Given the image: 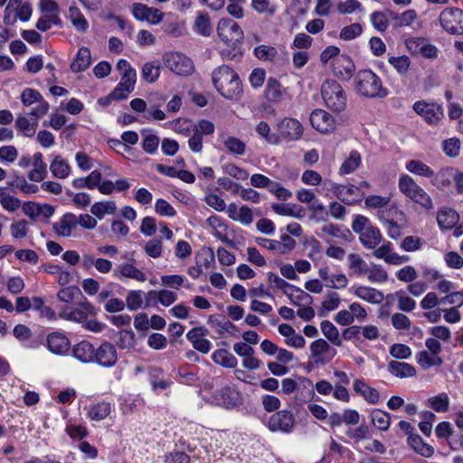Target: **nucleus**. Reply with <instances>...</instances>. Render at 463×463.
Wrapping results in <instances>:
<instances>
[{
	"label": "nucleus",
	"mask_w": 463,
	"mask_h": 463,
	"mask_svg": "<svg viewBox=\"0 0 463 463\" xmlns=\"http://www.w3.org/2000/svg\"><path fill=\"white\" fill-rule=\"evenodd\" d=\"M24 213L31 220L48 221L55 212V208L49 203L26 202L22 205Z\"/></svg>",
	"instance_id": "obj_19"
},
{
	"label": "nucleus",
	"mask_w": 463,
	"mask_h": 463,
	"mask_svg": "<svg viewBox=\"0 0 463 463\" xmlns=\"http://www.w3.org/2000/svg\"><path fill=\"white\" fill-rule=\"evenodd\" d=\"M387 367L388 372L396 377L408 378L416 374L415 367L404 362L391 361Z\"/></svg>",
	"instance_id": "obj_45"
},
{
	"label": "nucleus",
	"mask_w": 463,
	"mask_h": 463,
	"mask_svg": "<svg viewBox=\"0 0 463 463\" xmlns=\"http://www.w3.org/2000/svg\"><path fill=\"white\" fill-rule=\"evenodd\" d=\"M73 356L82 363H93L94 346L87 341H81L72 348Z\"/></svg>",
	"instance_id": "obj_47"
},
{
	"label": "nucleus",
	"mask_w": 463,
	"mask_h": 463,
	"mask_svg": "<svg viewBox=\"0 0 463 463\" xmlns=\"http://www.w3.org/2000/svg\"><path fill=\"white\" fill-rule=\"evenodd\" d=\"M47 349L57 355H66L70 352L71 342L65 334L56 331L48 335L46 338Z\"/></svg>",
	"instance_id": "obj_27"
},
{
	"label": "nucleus",
	"mask_w": 463,
	"mask_h": 463,
	"mask_svg": "<svg viewBox=\"0 0 463 463\" xmlns=\"http://www.w3.org/2000/svg\"><path fill=\"white\" fill-rule=\"evenodd\" d=\"M217 34L228 46L236 48L243 40V31L239 24L230 18H222L217 24Z\"/></svg>",
	"instance_id": "obj_10"
},
{
	"label": "nucleus",
	"mask_w": 463,
	"mask_h": 463,
	"mask_svg": "<svg viewBox=\"0 0 463 463\" xmlns=\"http://www.w3.org/2000/svg\"><path fill=\"white\" fill-rule=\"evenodd\" d=\"M86 416L90 420L101 421L105 420L112 411L113 404L108 401H94L89 406L85 407Z\"/></svg>",
	"instance_id": "obj_33"
},
{
	"label": "nucleus",
	"mask_w": 463,
	"mask_h": 463,
	"mask_svg": "<svg viewBox=\"0 0 463 463\" xmlns=\"http://www.w3.org/2000/svg\"><path fill=\"white\" fill-rule=\"evenodd\" d=\"M268 427L272 431L289 433L295 427V418L288 411H279L269 418Z\"/></svg>",
	"instance_id": "obj_20"
},
{
	"label": "nucleus",
	"mask_w": 463,
	"mask_h": 463,
	"mask_svg": "<svg viewBox=\"0 0 463 463\" xmlns=\"http://www.w3.org/2000/svg\"><path fill=\"white\" fill-rule=\"evenodd\" d=\"M311 126L321 134H330L335 129V119L327 111L317 109L309 117Z\"/></svg>",
	"instance_id": "obj_16"
},
{
	"label": "nucleus",
	"mask_w": 463,
	"mask_h": 463,
	"mask_svg": "<svg viewBox=\"0 0 463 463\" xmlns=\"http://www.w3.org/2000/svg\"><path fill=\"white\" fill-rule=\"evenodd\" d=\"M406 47L411 54L422 56L426 59H435L438 57V49L430 42L422 37H412L405 42Z\"/></svg>",
	"instance_id": "obj_14"
},
{
	"label": "nucleus",
	"mask_w": 463,
	"mask_h": 463,
	"mask_svg": "<svg viewBox=\"0 0 463 463\" xmlns=\"http://www.w3.org/2000/svg\"><path fill=\"white\" fill-rule=\"evenodd\" d=\"M81 267L85 270H90L91 268L101 274H108L112 270V261L104 259L97 258L91 253H84L81 259Z\"/></svg>",
	"instance_id": "obj_34"
},
{
	"label": "nucleus",
	"mask_w": 463,
	"mask_h": 463,
	"mask_svg": "<svg viewBox=\"0 0 463 463\" xmlns=\"http://www.w3.org/2000/svg\"><path fill=\"white\" fill-rule=\"evenodd\" d=\"M43 269L44 272L54 276L57 283L61 286H66L71 281V272L59 265L47 263L43 266Z\"/></svg>",
	"instance_id": "obj_46"
},
{
	"label": "nucleus",
	"mask_w": 463,
	"mask_h": 463,
	"mask_svg": "<svg viewBox=\"0 0 463 463\" xmlns=\"http://www.w3.org/2000/svg\"><path fill=\"white\" fill-rule=\"evenodd\" d=\"M413 110L430 125L438 124L444 116L442 107L434 102L416 101Z\"/></svg>",
	"instance_id": "obj_15"
},
{
	"label": "nucleus",
	"mask_w": 463,
	"mask_h": 463,
	"mask_svg": "<svg viewBox=\"0 0 463 463\" xmlns=\"http://www.w3.org/2000/svg\"><path fill=\"white\" fill-rule=\"evenodd\" d=\"M13 335L24 347L28 349H36L43 344L42 338L33 335L25 325H16L13 329Z\"/></svg>",
	"instance_id": "obj_31"
},
{
	"label": "nucleus",
	"mask_w": 463,
	"mask_h": 463,
	"mask_svg": "<svg viewBox=\"0 0 463 463\" xmlns=\"http://www.w3.org/2000/svg\"><path fill=\"white\" fill-rule=\"evenodd\" d=\"M17 165L22 169L33 166L27 175L28 179L32 182H42L47 176V165L43 161L41 152H35L33 156L28 153L23 154Z\"/></svg>",
	"instance_id": "obj_8"
},
{
	"label": "nucleus",
	"mask_w": 463,
	"mask_h": 463,
	"mask_svg": "<svg viewBox=\"0 0 463 463\" xmlns=\"http://www.w3.org/2000/svg\"><path fill=\"white\" fill-rule=\"evenodd\" d=\"M373 255L375 258L383 260L386 263L392 265H401L410 260L409 256H402L392 252V244L388 241H384L382 245L377 246Z\"/></svg>",
	"instance_id": "obj_29"
},
{
	"label": "nucleus",
	"mask_w": 463,
	"mask_h": 463,
	"mask_svg": "<svg viewBox=\"0 0 463 463\" xmlns=\"http://www.w3.org/2000/svg\"><path fill=\"white\" fill-rule=\"evenodd\" d=\"M117 70L120 74V80L111 92L110 97L113 99L120 100L127 99L128 94L134 90L137 82V71L124 59H120L118 61Z\"/></svg>",
	"instance_id": "obj_6"
},
{
	"label": "nucleus",
	"mask_w": 463,
	"mask_h": 463,
	"mask_svg": "<svg viewBox=\"0 0 463 463\" xmlns=\"http://www.w3.org/2000/svg\"><path fill=\"white\" fill-rule=\"evenodd\" d=\"M194 30L200 35L210 36L213 32V26L211 24L210 15L207 13H198L194 24Z\"/></svg>",
	"instance_id": "obj_59"
},
{
	"label": "nucleus",
	"mask_w": 463,
	"mask_h": 463,
	"mask_svg": "<svg viewBox=\"0 0 463 463\" xmlns=\"http://www.w3.org/2000/svg\"><path fill=\"white\" fill-rule=\"evenodd\" d=\"M405 169L417 176L430 178L432 175V168L419 159H411L405 163Z\"/></svg>",
	"instance_id": "obj_48"
},
{
	"label": "nucleus",
	"mask_w": 463,
	"mask_h": 463,
	"mask_svg": "<svg viewBox=\"0 0 463 463\" xmlns=\"http://www.w3.org/2000/svg\"><path fill=\"white\" fill-rule=\"evenodd\" d=\"M354 392L369 404H377L380 401L379 392L369 386L363 379H355L353 383Z\"/></svg>",
	"instance_id": "obj_35"
},
{
	"label": "nucleus",
	"mask_w": 463,
	"mask_h": 463,
	"mask_svg": "<svg viewBox=\"0 0 463 463\" xmlns=\"http://www.w3.org/2000/svg\"><path fill=\"white\" fill-rule=\"evenodd\" d=\"M454 169L452 166L441 167L437 172L432 169V175L429 178L430 184L441 192L448 190L452 184Z\"/></svg>",
	"instance_id": "obj_32"
},
{
	"label": "nucleus",
	"mask_w": 463,
	"mask_h": 463,
	"mask_svg": "<svg viewBox=\"0 0 463 463\" xmlns=\"http://www.w3.org/2000/svg\"><path fill=\"white\" fill-rule=\"evenodd\" d=\"M162 61L165 67L177 75H189L194 70L192 60L179 52H167L164 53Z\"/></svg>",
	"instance_id": "obj_11"
},
{
	"label": "nucleus",
	"mask_w": 463,
	"mask_h": 463,
	"mask_svg": "<svg viewBox=\"0 0 463 463\" xmlns=\"http://www.w3.org/2000/svg\"><path fill=\"white\" fill-rule=\"evenodd\" d=\"M348 268L351 272L356 276L365 275L367 273L369 265L360 255L351 253L347 257Z\"/></svg>",
	"instance_id": "obj_62"
},
{
	"label": "nucleus",
	"mask_w": 463,
	"mask_h": 463,
	"mask_svg": "<svg viewBox=\"0 0 463 463\" xmlns=\"http://www.w3.org/2000/svg\"><path fill=\"white\" fill-rule=\"evenodd\" d=\"M355 90L366 98H383L387 95L380 77L372 70H361L354 77Z\"/></svg>",
	"instance_id": "obj_3"
},
{
	"label": "nucleus",
	"mask_w": 463,
	"mask_h": 463,
	"mask_svg": "<svg viewBox=\"0 0 463 463\" xmlns=\"http://www.w3.org/2000/svg\"><path fill=\"white\" fill-rule=\"evenodd\" d=\"M321 96L325 105L334 112H341L346 107V94L341 84L335 80H327L322 83Z\"/></svg>",
	"instance_id": "obj_7"
},
{
	"label": "nucleus",
	"mask_w": 463,
	"mask_h": 463,
	"mask_svg": "<svg viewBox=\"0 0 463 463\" xmlns=\"http://www.w3.org/2000/svg\"><path fill=\"white\" fill-rule=\"evenodd\" d=\"M349 292L356 298L373 305L380 304L384 299V294L374 288L364 285H353Z\"/></svg>",
	"instance_id": "obj_26"
},
{
	"label": "nucleus",
	"mask_w": 463,
	"mask_h": 463,
	"mask_svg": "<svg viewBox=\"0 0 463 463\" xmlns=\"http://www.w3.org/2000/svg\"><path fill=\"white\" fill-rule=\"evenodd\" d=\"M352 229L359 234V240L366 249H375L382 242L383 235L380 230L364 215L354 216Z\"/></svg>",
	"instance_id": "obj_4"
},
{
	"label": "nucleus",
	"mask_w": 463,
	"mask_h": 463,
	"mask_svg": "<svg viewBox=\"0 0 463 463\" xmlns=\"http://www.w3.org/2000/svg\"><path fill=\"white\" fill-rule=\"evenodd\" d=\"M132 14L137 20L146 21L150 24H158L164 18V14L159 9L141 3L133 4Z\"/></svg>",
	"instance_id": "obj_24"
},
{
	"label": "nucleus",
	"mask_w": 463,
	"mask_h": 463,
	"mask_svg": "<svg viewBox=\"0 0 463 463\" xmlns=\"http://www.w3.org/2000/svg\"><path fill=\"white\" fill-rule=\"evenodd\" d=\"M141 133L143 137L141 143L143 150L149 155H155L160 144L159 137L149 129H143Z\"/></svg>",
	"instance_id": "obj_52"
},
{
	"label": "nucleus",
	"mask_w": 463,
	"mask_h": 463,
	"mask_svg": "<svg viewBox=\"0 0 463 463\" xmlns=\"http://www.w3.org/2000/svg\"><path fill=\"white\" fill-rule=\"evenodd\" d=\"M459 213L450 206H441L437 210L436 221L442 232H449L459 222Z\"/></svg>",
	"instance_id": "obj_22"
},
{
	"label": "nucleus",
	"mask_w": 463,
	"mask_h": 463,
	"mask_svg": "<svg viewBox=\"0 0 463 463\" xmlns=\"http://www.w3.org/2000/svg\"><path fill=\"white\" fill-rule=\"evenodd\" d=\"M203 331L202 327L193 328L186 334V338L192 343L195 350L202 354H208L212 348V343L204 337Z\"/></svg>",
	"instance_id": "obj_39"
},
{
	"label": "nucleus",
	"mask_w": 463,
	"mask_h": 463,
	"mask_svg": "<svg viewBox=\"0 0 463 463\" xmlns=\"http://www.w3.org/2000/svg\"><path fill=\"white\" fill-rule=\"evenodd\" d=\"M54 232L60 237L75 236L78 232L76 214L67 213L58 219L52 225Z\"/></svg>",
	"instance_id": "obj_25"
},
{
	"label": "nucleus",
	"mask_w": 463,
	"mask_h": 463,
	"mask_svg": "<svg viewBox=\"0 0 463 463\" xmlns=\"http://www.w3.org/2000/svg\"><path fill=\"white\" fill-rule=\"evenodd\" d=\"M42 116L30 115L18 117L16 119L17 128L28 137L34 136L36 128L38 127V119Z\"/></svg>",
	"instance_id": "obj_42"
},
{
	"label": "nucleus",
	"mask_w": 463,
	"mask_h": 463,
	"mask_svg": "<svg viewBox=\"0 0 463 463\" xmlns=\"http://www.w3.org/2000/svg\"><path fill=\"white\" fill-rule=\"evenodd\" d=\"M311 356L317 364H325L330 361L336 354L329 344L322 339H317L310 345Z\"/></svg>",
	"instance_id": "obj_30"
},
{
	"label": "nucleus",
	"mask_w": 463,
	"mask_h": 463,
	"mask_svg": "<svg viewBox=\"0 0 463 463\" xmlns=\"http://www.w3.org/2000/svg\"><path fill=\"white\" fill-rule=\"evenodd\" d=\"M278 131L282 138L288 141H293L301 137L304 128L298 119L284 118L278 123Z\"/></svg>",
	"instance_id": "obj_21"
},
{
	"label": "nucleus",
	"mask_w": 463,
	"mask_h": 463,
	"mask_svg": "<svg viewBox=\"0 0 463 463\" xmlns=\"http://www.w3.org/2000/svg\"><path fill=\"white\" fill-rule=\"evenodd\" d=\"M206 224L211 229L213 236L227 245H233V229L220 216L211 215L207 218Z\"/></svg>",
	"instance_id": "obj_13"
},
{
	"label": "nucleus",
	"mask_w": 463,
	"mask_h": 463,
	"mask_svg": "<svg viewBox=\"0 0 463 463\" xmlns=\"http://www.w3.org/2000/svg\"><path fill=\"white\" fill-rule=\"evenodd\" d=\"M212 359L215 364L226 368H234L238 364L237 358L226 349L214 351Z\"/></svg>",
	"instance_id": "obj_54"
},
{
	"label": "nucleus",
	"mask_w": 463,
	"mask_h": 463,
	"mask_svg": "<svg viewBox=\"0 0 463 463\" xmlns=\"http://www.w3.org/2000/svg\"><path fill=\"white\" fill-rule=\"evenodd\" d=\"M226 213L229 218L243 225H250L253 221L252 211L246 205L239 207L236 203H232L227 206Z\"/></svg>",
	"instance_id": "obj_38"
},
{
	"label": "nucleus",
	"mask_w": 463,
	"mask_h": 463,
	"mask_svg": "<svg viewBox=\"0 0 463 463\" xmlns=\"http://www.w3.org/2000/svg\"><path fill=\"white\" fill-rule=\"evenodd\" d=\"M91 63L90 51L87 47L79 49L74 60L71 64L73 72H81L87 70Z\"/></svg>",
	"instance_id": "obj_44"
},
{
	"label": "nucleus",
	"mask_w": 463,
	"mask_h": 463,
	"mask_svg": "<svg viewBox=\"0 0 463 463\" xmlns=\"http://www.w3.org/2000/svg\"><path fill=\"white\" fill-rule=\"evenodd\" d=\"M264 96L271 103H279L287 96V90L275 78H269L267 80Z\"/></svg>",
	"instance_id": "obj_36"
},
{
	"label": "nucleus",
	"mask_w": 463,
	"mask_h": 463,
	"mask_svg": "<svg viewBox=\"0 0 463 463\" xmlns=\"http://www.w3.org/2000/svg\"><path fill=\"white\" fill-rule=\"evenodd\" d=\"M332 71L339 80L348 81L354 76L355 65L348 55L342 54L332 61Z\"/></svg>",
	"instance_id": "obj_23"
},
{
	"label": "nucleus",
	"mask_w": 463,
	"mask_h": 463,
	"mask_svg": "<svg viewBox=\"0 0 463 463\" xmlns=\"http://www.w3.org/2000/svg\"><path fill=\"white\" fill-rule=\"evenodd\" d=\"M43 14L36 23V28L42 32H46L52 25L61 26V21L59 17L60 12H42Z\"/></svg>",
	"instance_id": "obj_55"
},
{
	"label": "nucleus",
	"mask_w": 463,
	"mask_h": 463,
	"mask_svg": "<svg viewBox=\"0 0 463 463\" xmlns=\"http://www.w3.org/2000/svg\"><path fill=\"white\" fill-rule=\"evenodd\" d=\"M21 100L24 106H31L37 103V106L32 109L30 115L44 116L49 110V103L43 99L41 93L33 89L26 88L21 94Z\"/></svg>",
	"instance_id": "obj_17"
},
{
	"label": "nucleus",
	"mask_w": 463,
	"mask_h": 463,
	"mask_svg": "<svg viewBox=\"0 0 463 463\" xmlns=\"http://www.w3.org/2000/svg\"><path fill=\"white\" fill-rule=\"evenodd\" d=\"M253 53L259 60L276 62L279 60L278 50L269 45L261 44L254 48Z\"/></svg>",
	"instance_id": "obj_61"
},
{
	"label": "nucleus",
	"mask_w": 463,
	"mask_h": 463,
	"mask_svg": "<svg viewBox=\"0 0 463 463\" xmlns=\"http://www.w3.org/2000/svg\"><path fill=\"white\" fill-rule=\"evenodd\" d=\"M409 446L418 454L425 458H430L434 454V448L426 443L418 434H411L408 437Z\"/></svg>",
	"instance_id": "obj_43"
},
{
	"label": "nucleus",
	"mask_w": 463,
	"mask_h": 463,
	"mask_svg": "<svg viewBox=\"0 0 463 463\" xmlns=\"http://www.w3.org/2000/svg\"><path fill=\"white\" fill-rule=\"evenodd\" d=\"M50 171L53 177L66 179L71 175V167L61 155H56L50 163Z\"/></svg>",
	"instance_id": "obj_40"
},
{
	"label": "nucleus",
	"mask_w": 463,
	"mask_h": 463,
	"mask_svg": "<svg viewBox=\"0 0 463 463\" xmlns=\"http://www.w3.org/2000/svg\"><path fill=\"white\" fill-rule=\"evenodd\" d=\"M320 327L323 335L334 345L341 346L343 345V339L340 336L339 331L332 322L329 320H324L321 322Z\"/></svg>",
	"instance_id": "obj_57"
},
{
	"label": "nucleus",
	"mask_w": 463,
	"mask_h": 463,
	"mask_svg": "<svg viewBox=\"0 0 463 463\" xmlns=\"http://www.w3.org/2000/svg\"><path fill=\"white\" fill-rule=\"evenodd\" d=\"M146 293L143 290H130L126 296L125 305L129 311H136L140 309L144 304Z\"/></svg>",
	"instance_id": "obj_63"
},
{
	"label": "nucleus",
	"mask_w": 463,
	"mask_h": 463,
	"mask_svg": "<svg viewBox=\"0 0 463 463\" xmlns=\"http://www.w3.org/2000/svg\"><path fill=\"white\" fill-rule=\"evenodd\" d=\"M97 308L87 299L77 303L75 306H66L61 308L59 313V317L81 324L86 321L87 318L96 316Z\"/></svg>",
	"instance_id": "obj_9"
},
{
	"label": "nucleus",
	"mask_w": 463,
	"mask_h": 463,
	"mask_svg": "<svg viewBox=\"0 0 463 463\" xmlns=\"http://www.w3.org/2000/svg\"><path fill=\"white\" fill-rule=\"evenodd\" d=\"M213 406L231 411L241 407L243 403L241 393L233 386H223L213 391L204 398Z\"/></svg>",
	"instance_id": "obj_5"
},
{
	"label": "nucleus",
	"mask_w": 463,
	"mask_h": 463,
	"mask_svg": "<svg viewBox=\"0 0 463 463\" xmlns=\"http://www.w3.org/2000/svg\"><path fill=\"white\" fill-rule=\"evenodd\" d=\"M415 359L417 364L425 370L432 366H439L443 363L439 355H436L427 350L418 352L415 355Z\"/></svg>",
	"instance_id": "obj_53"
},
{
	"label": "nucleus",
	"mask_w": 463,
	"mask_h": 463,
	"mask_svg": "<svg viewBox=\"0 0 463 463\" xmlns=\"http://www.w3.org/2000/svg\"><path fill=\"white\" fill-rule=\"evenodd\" d=\"M212 80L216 90L225 99H236L242 93L239 75L228 65H222L213 71Z\"/></svg>",
	"instance_id": "obj_1"
},
{
	"label": "nucleus",
	"mask_w": 463,
	"mask_h": 463,
	"mask_svg": "<svg viewBox=\"0 0 463 463\" xmlns=\"http://www.w3.org/2000/svg\"><path fill=\"white\" fill-rule=\"evenodd\" d=\"M398 189L406 198L430 211L434 208L430 195L407 174H402L398 180Z\"/></svg>",
	"instance_id": "obj_2"
},
{
	"label": "nucleus",
	"mask_w": 463,
	"mask_h": 463,
	"mask_svg": "<svg viewBox=\"0 0 463 463\" xmlns=\"http://www.w3.org/2000/svg\"><path fill=\"white\" fill-rule=\"evenodd\" d=\"M371 421L379 430L385 431L391 424V415L380 409H373L370 413Z\"/></svg>",
	"instance_id": "obj_58"
},
{
	"label": "nucleus",
	"mask_w": 463,
	"mask_h": 463,
	"mask_svg": "<svg viewBox=\"0 0 463 463\" xmlns=\"http://www.w3.org/2000/svg\"><path fill=\"white\" fill-rule=\"evenodd\" d=\"M210 325L221 336H236L239 333L237 326L222 316L211 317Z\"/></svg>",
	"instance_id": "obj_37"
},
{
	"label": "nucleus",
	"mask_w": 463,
	"mask_h": 463,
	"mask_svg": "<svg viewBox=\"0 0 463 463\" xmlns=\"http://www.w3.org/2000/svg\"><path fill=\"white\" fill-rule=\"evenodd\" d=\"M225 149L233 155L242 156L246 151V144L239 137L232 136L220 135Z\"/></svg>",
	"instance_id": "obj_49"
},
{
	"label": "nucleus",
	"mask_w": 463,
	"mask_h": 463,
	"mask_svg": "<svg viewBox=\"0 0 463 463\" xmlns=\"http://www.w3.org/2000/svg\"><path fill=\"white\" fill-rule=\"evenodd\" d=\"M337 197L346 204H354L363 198L360 188L353 184L341 185L337 189Z\"/></svg>",
	"instance_id": "obj_41"
},
{
	"label": "nucleus",
	"mask_w": 463,
	"mask_h": 463,
	"mask_svg": "<svg viewBox=\"0 0 463 463\" xmlns=\"http://www.w3.org/2000/svg\"><path fill=\"white\" fill-rule=\"evenodd\" d=\"M115 276L120 280L133 279L140 283L147 279L146 272L137 268L134 262H122L118 265L115 269Z\"/></svg>",
	"instance_id": "obj_28"
},
{
	"label": "nucleus",
	"mask_w": 463,
	"mask_h": 463,
	"mask_svg": "<svg viewBox=\"0 0 463 463\" xmlns=\"http://www.w3.org/2000/svg\"><path fill=\"white\" fill-rule=\"evenodd\" d=\"M117 212L114 201H99L90 207V213L98 219L102 220L106 215H113Z\"/></svg>",
	"instance_id": "obj_51"
},
{
	"label": "nucleus",
	"mask_w": 463,
	"mask_h": 463,
	"mask_svg": "<svg viewBox=\"0 0 463 463\" xmlns=\"http://www.w3.org/2000/svg\"><path fill=\"white\" fill-rule=\"evenodd\" d=\"M367 279L371 283L383 284L388 280V272L383 269V266L377 264H372L369 266L367 270Z\"/></svg>",
	"instance_id": "obj_64"
},
{
	"label": "nucleus",
	"mask_w": 463,
	"mask_h": 463,
	"mask_svg": "<svg viewBox=\"0 0 463 463\" xmlns=\"http://www.w3.org/2000/svg\"><path fill=\"white\" fill-rule=\"evenodd\" d=\"M336 11L341 15L364 14L365 9L358 0H345L337 3Z\"/></svg>",
	"instance_id": "obj_50"
},
{
	"label": "nucleus",
	"mask_w": 463,
	"mask_h": 463,
	"mask_svg": "<svg viewBox=\"0 0 463 463\" xmlns=\"http://www.w3.org/2000/svg\"><path fill=\"white\" fill-rule=\"evenodd\" d=\"M397 307L403 312H412L417 306L416 301L404 290H397L394 293Z\"/></svg>",
	"instance_id": "obj_60"
},
{
	"label": "nucleus",
	"mask_w": 463,
	"mask_h": 463,
	"mask_svg": "<svg viewBox=\"0 0 463 463\" xmlns=\"http://www.w3.org/2000/svg\"><path fill=\"white\" fill-rule=\"evenodd\" d=\"M441 27L450 34L463 33V10L457 7L444 9L439 14Z\"/></svg>",
	"instance_id": "obj_12"
},
{
	"label": "nucleus",
	"mask_w": 463,
	"mask_h": 463,
	"mask_svg": "<svg viewBox=\"0 0 463 463\" xmlns=\"http://www.w3.org/2000/svg\"><path fill=\"white\" fill-rule=\"evenodd\" d=\"M118 362L117 349L113 344L103 342L97 349L94 348L93 363L102 367H113Z\"/></svg>",
	"instance_id": "obj_18"
},
{
	"label": "nucleus",
	"mask_w": 463,
	"mask_h": 463,
	"mask_svg": "<svg viewBox=\"0 0 463 463\" xmlns=\"http://www.w3.org/2000/svg\"><path fill=\"white\" fill-rule=\"evenodd\" d=\"M68 17L73 27L80 33L87 32L89 23L82 14L81 11L74 5L70 6Z\"/></svg>",
	"instance_id": "obj_56"
}]
</instances>
